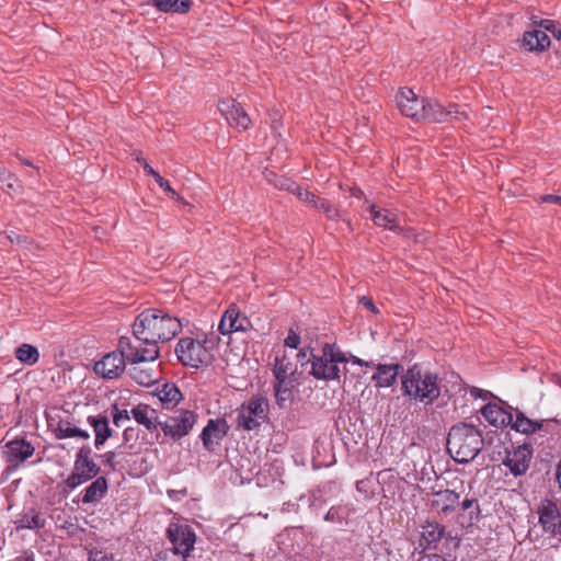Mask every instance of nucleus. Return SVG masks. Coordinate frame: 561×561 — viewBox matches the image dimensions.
<instances>
[{
	"label": "nucleus",
	"mask_w": 561,
	"mask_h": 561,
	"mask_svg": "<svg viewBox=\"0 0 561 561\" xmlns=\"http://www.w3.org/2000/svg\"><path fill=\"white\" fill-rule=\"evenodd\" d=\"M49 460L51 461L49 478L51 480L60 479L56 486L49 490V516L55 524L56 530H60L68 536L70 535V506L67 497L70 491V471L68 469L69 451L64 444L51 446Z\"/></svg>",
	"instance_id": "obj_1"
},
{
	"label": "nucleus",
	"mask_w": 561,
	"mask_h": 561,
	"mask_svg": "<svg viewBox=\"0 0 561 561\" xmlns=\"http://www.w3.org/2000/svg\"><path fill=\"white\" fill-rule=\"evenodd\" d=\"M181 328L182 324L176 317L161 309H146L138 314L133 324V334L136 339L134 343L138 344L140 350L153 348L158 358V343L172 340Z\"/></svg>",
	"instance_id": "obj_2"
},
{
	"label": "nucleus",
	"mask_w": 561,
	"mask_h": 561,
	"mask_svg": "<svg viewBox=\"0 0 561 561\" xmlns=\"http://www.w3.org/2000/svg\"><path fill=\"white\" fill-rule=\"evenodd\" d=\"M157 359V353L153 348L140 350L130 337L122 336L118 341L117 350L104 355L93 365L96 375L104 379L118 378L126 368V362L129 364H141Z\"/></svg>",
	"instance_id": "obj_3"
},
{
	"label": "nucleus",
	"mask_w": 561,
	"mask_h": 561,
	"mask_svg": "<svg viewBox=\"0 0 561 561\" xmlns=\"http://www.w3.org/2000/svg\"><path fill=\"white\" fill-rule=\"evenodd\" d=\"M402 392L410 400L430 405L440 396L438 375L417 364L401 376Z\"/></svg>",
	"instance_id": "obj_4"
},
{
	"label": "nucleus",
	"mask_w": 561,
	"mask_h": 561,
	"mask_svg": "<svg viewBox=\"0 0 561 561\" xmlns=\"http://www.w3.org/2000/svg\"><path fill=\"white\" fill-rule=\"evenodd\" d=\"M482 446V435L471 424H456L448 433L447 449L457 462L466 463L474 459Z\"/></svg>",
	"instance_id": "obj_5"
},
{
	"label": "nucleus",
	"mask_w": 561,
	"mask_h": 561,
	"mask_svg": "<svg viewBox=\"0 0 561 561\" xmlns=\"http://www.w3.org/2000/svg\"><path fill=\"white\" fill-rule=\"evenodd\" d=\"M309 374L317 380L340 381L341 373L348 362L346 355L336 344L324 343L320 354H311Z\"/></svg>",
	"instance_id": "obj_6"
},
{
	"label": "nucleus",
	"mask_w": 561,
	"mask_h": 561,
	"mask_svg": "<svg viewBox=\"0 0 561 561\" xmlns=\"http://www.w3.org/2000/svg\"><path fill=\"white\" fill-rule=\"evenodd\" d=\"M272 371L275 378L274 391L277 404L283 407L291 399L293 389L297 386V366L285 351L275 354Z\"/></svg>",
	"instance_id": "obj_7"
},
{
	"label": "nucleus",
	"mask_w": 561,
	"mask_h": 561,
	"mask_svg": "<svg viewBox=\"0 0 561 561\" xmlns=\"http://www.w3.org/2000/svg\"><path fill=\"white\" fill-rule=\"evenodd\" d=\"M268 409V401L263 396L251 397L238 410V426L245 431L257 428L267 420Z\"/></svg>",
	"instance_id": "obj_8"
},
{
	"label": "nucleus",
	"mask_w": 561,
	"mask_h": 561,
	"mask_svg": "<svg viewBox=\"0 0 561 561\" xmlns=\"http://www.w3.org/2000/svg\"><path fill=\"white\" fill-rule=\"evenodd\" d=\"M206 339L182 337L179 340L175 354L185 366L197 368L207 364L211 355L206 346Z\"/></svg>",
	"instance_id": "obj_9"
},
{
	"label": "nucleus",
	"mask_w": 561,
	"mask_h": 561,
	"mask_svg": "<svg viewBox=\"0 0 561 561\" xmlns=\"http://www.w3.org/2000/svg\"><path fill=\"white\" fill-rule=\"evenodd\" d=\"M100 467L93 459V453L89 445H82L76 454V461L72 469V488L95 478Z\"/></svg>",
	"instance_id": "obj_10"
},
{
	"label": "nucleus",
	"mask_w": 561,
	"mask_h": 561,
	"mask_svg": "<svg viewBox=\"0 0 561 561\" xmlns=\"http://www.w3.org/2000/svg\"><path fill=\"white\" fill-rule=\"evenodd\" d=\"M537 514L542 531L549 537L561 539V504L543 500L537 508Z\"/></svg>",
	"instance_id": "obj_11"
},
{
	"label": "nucleus",
	"mask_w": 561,
	"mask_h": 561,
	"mask_svg": "<svg viewBox=\"0 0 561 561\" xmlns=\"http://www.w3.org/2000/svg\"><path fill=\"white\" fill-rule=\"evenodd\" d=\"M196 423V414L186 409L176 411L172 416L160 423L163 434L173 440L186 436Z\"/></svg>",
	"instance_id": "obj_12"
},
{
	"label": "nucleus",
	"mask_w": 561,
	"mask_h": 561,
	"mask_svg": "<svg viewBox=\"0 0 561 561\" xmlns=\"http://www.w3.org/2000/svg\"><path fill=\"white\" fill-rule=\"evenodd\" d=\"M168 537L173 546L170 553L187 557L193 550L196 536L191 526L186 524L172 523L168 527Z\"/></svg>",
	"instance_id": "obj_13"
},
{
	"label": "nucleus",
	"mask_w": 561,
	"mask_h": 561,
	"mask_svg": "<svg viewBox=\"0 0 561 561\" xmlns=\"http://www.w3.org/2000/svg\"><path fill=\"white\" fill-rule=\"evenodd\" d=\"M533 459V448L528 444L518 445L506 450L503 465L514 477L524 476Z\"/></svg>",
	"instance_id": "obj_14"
},
{
	"label": "nucleus",
	"mask_w": 561,
	"mask_h": 561,
	"mask_svg": "<svg viewBox=\"0 0 561 561\" xmlns=\"http://www.w3.org/2000/svg\"><path fill=\"white\" fill-rule=\"evenodd\" d=\"M425 115L422 119H428L435 123H442L449 119L462 121L468 119L469 114L465 107H460L459 105H449L448 108H445L440 103L433 100L425 99Z\"/></svg>",
	"instance_id": "obj_15"
},
{
	"label": "nucleus",
	"mask_w": 561,
	"mask_h": 561,
	"mask_svg": "<svg viewBox=\"0 0 561 561\" xmlns=\"http://www.w3.org/2000/svg\"><path fill=\"white\" fill-rule=\"evenodd\" d=\"M66 404L51 405L45 412L48 430L59 439L70 437V410Z\"/></svg>",
	"instance_id": "obj_16"
},
{
	"label": "nucleus",
	"mask_w": 561,
	"mask_h": 561,
	"mask_svg": "<svg viewBox=\"0 0 561 561\" xmlns=\"http://www.w3.org/2000/svg\"><path fill=\"white\" fill-rule=\"evenodd\" d=\"M218 110L230 126L242 130L250 127L251 118L236 100L224 99L219 101Z\"/></svg>",
	"instance_id": "obj_17"
},
{
	"label": "nucleus",
	"mask_w": 561,
	"mask_h": 561,
	"mask_svg": "<svg viewBox=\"0 0 561 561\" xmlns=\"http://www.w3.org/2000/svg\"><path fill=\"white\" fill-rule=\"evenodd\" d=\"M400 112L412 119H422L425 115V99H419L411 89H401L396 96Z\"/></svg>",
	"instance_id": "obj_18"
},
{
	"label": "nucleus",
	"mask_w": 561,
	"mask_h": 561,
	"mask_svg": "<svg viewBox=\"0 0 561 561\" xmlns=\"http://www.w3.org/2000/svg\"><path fill=\"white\" fill-rule=\"evenodd\" d=\"M34 446L25 438H15L3 447V456L11 468L15 469L34 454Z\"/></svg>",
	"instance_id": "obj_19"
},
{
	"label": "nucleus",
	"mask_w": 561,
	"mask_h": 561,
	"mask_svg": "<svg viewBox=\"0 0 561 561\" xmlns=\"http://www.w3.org/2000/svg\"><path fill=\"white\" fill-rule=\"evenodd\" d=\"M249 325V319L234 305H231L222 314L218 324V331L222 335H227L233 332L247 331Z\"/></svg>",
	"instance_id": "obj_20"
},
{
	"label": "nucleus",
	"mask_w": 561,
	"mask_h": 561,
	"mask_svg": "<svg viewBox=\"0 0 561 561\" xmlns=\"http://www.w3.org/2000/svg\"><path fill=\"white\" fill-rule=\"evenodd\" d=\"M460 504V495L453 490H442L433 494L432 508L439 516L451 515Z\"/></svg>",
	"instance_id": "obj_21"
},
{
	"label": "nucleus",
	"mask_w": 561,
	"mask_h": 561,
	"mask_svg": "<svg viewBox=\"0 0 561 561\" xmlns=\"http://www.w3.org/2000/svg\"><path fill=\"white\" fill-rule=\"evenodd\" d=\"M228 428L229 426L224 419L209 420L201 434L205 448L214 450L215 446L219 445L227 435Z\"/></svg>",
	"instance_id": "obj_22"
},
{
	"label": "nucleus",
	"mask_w": 561,
	"mask_h": 561,
	"mask_svg": "<svg viewBox=\"0 0 561 561\" xmlns=\"http://www.w3.org/2000/svg\"><path fill=\"white\" fill-rule=\"evenodd\" d=\"M402 366L399 364H378L371 380L377 388H388L394 385Z\"/></svg>",
	"instance_id": "obj_23"
},
{
	"label": "nucleus",
	"mask_w": 561,
	"mask_h": 561,
	"mask_svg": "<svg viewBox=\"0 0 561 561\" xmlns=\"http://www.w3.org/2000/svg\"><path fill=\"white\" fill-rule=\"evenodd\" d=\"M134 420L146 427V430L153 432L160 427L158 412L148 404H137L130 411Z\"/></svg>",
	"instance_id": "obj_24"
},
{
	"label": "nucleus",
	"mask_w": 561,
	"mask_h": 561,
	"mask_svg": "<svg viewBox=\"0 0 561 561\" xmlns=\"http://www.w3.org/2000/svg\"><path fill=\"white\" fill-rule=\"evenodd\" d=\"M482 416L494 427H506L512 423V412L496 403H488L481 409Z\"/></svg>",
	"instance_id": "obj_25"
},
{
	"label": "nucleus",
	"mask_w": 561,
	"mask_h": 561,
	"mask_svg": "<svg viewBox=\"0 0 561 561\" xmlns=\"http://www.w3.org/2000/svg\"><path fill=\"white\" fill-rule=\"evenodd\" d=\"M153 396L158 398L161 407L167 410H171L176 407L183 398L180 389L173 382H165L158 386Z\"/></svg>",
	"instance_id": "obj_26"
},
{
	"label": "nucleus",
	"mask_w": 561,
	"mask_h": 561,
	"mask_svg": "<svg viewBox=\"0 0 561 561\" xmlns=\"http://www.w3.org/2000/svg\"><path fill=\"white\" fill-rule=\"evenodd\" d=\"M368 210L370 213V218L376 226L393 231L400 228L398 222V216L392 210L379 209L374 204H370L368 206Z\"/></svg>",
	"instance_id": "obj_27"
},
{
	"label": "nucleus",
	"mask_w": 561,
	"mask_h": 561,
	"mask_svg": "<svg viewBox=\"0 0 561 561\" xmlns=\"http://www.w3.org/2000/svg\"><path fill=\"white\" fill-rule=\"evenodd\" d=\"M46 519L43 514L31 507L25 510L22 514H20L19 518L14 522L15 528L20 529H41L45 527Z\"/></svg>",
	"instance_id": "obj_28"
},
{
	"label": "nucleus",
	"mask_w": 561,
	"mask_h": 561,
	"mask_svg": "<svg viewBox=\"0 0 561 561\" xmlns=\"http://www.w3.org/2000/svg\"><path fill=\"white\" fill-rule=\"evenodd\" d=\"M107 489L108 485L106 478L99 477L84 489L83 494L79 501L83 504L96 503L102 497H104Z\"/></svg>",
	"instance_id": "obj_29"
},
{
	"label": "nucleus",
	"mask_w": 561,
	"mask_h": 561,
	"mask_svg": "<svg viewBox=\"0 0 561 561\" xmlns=\"http://www.w3.org/2000/svg\"><path fill=\"white\" fill-rule=\"evenodd\" d=\"M445 534V527L437 522H426L422 525L421 538L425 549L436 548Z\"/></svg>",
	"instance_id": "obj_30"
},
{
	"label": "nucleus",
	"mask_w": 561,
	"mask_h": 561,
	"mask_svg": "<svg viewBox=\"0 0 561 561\" xmlns=\"http://www.w3.org/2000/svg\"><path fill=\"white\" fill-rule=\"evenodd\" d=\"M523 45L530 51L543 50L550 45V38L543 30L534 28L524 33Z\"/></svg>",
	"instance_id": "obj_31"
},
{
	"label": "nucleus",
	"mask_w": 561,
	"mask_h": 561,
	"mask_svg": "<svg viewBox=\"0 0 561 561\" xmlns=\"http://www.w3.org/2000/svg\"><path fill=\"white\" fill-rule=\"evenodd\" d=\"M508 426L518 433L529 435L539 431L542 422L528 419L523 412L517 411L515 416L512 414V423Z\"/></svg>",
	"instance_id": "obj_32"
},
{
	"label": "nucleus",
	"mask_w": 561,
	"mask_h": 561,
	"mask_svg": "<svg viewBox=\"0 0 561 561\" xmlns=\"http://www.w3.org/2000/svg\"><path fill=\"white\" fill-rule=\"evenodd\" d=\"M89 423L92 425L95 439L94 445L99 449L101 446L104 445V443L107 440V438L112 434V430L110 428V423L106 416H90Z\"/></svg>",
	"instance_id": "obj_33"
},
{
	"label": "nucleus",
	"mask_w": 561,
	"mask_h": 561,
	"mask_svg": "<svg viewBox=\"0 0 561 561\" xmlns=\"http://www.w3.org/2000/svg\"><path fill=\"white\" fill-rule=\"evenodd\" d=\"M148 3L164 13H186L191 7L188 0H149Z\"/></svg>",
	"instance_id": "obj_34"
},
{
	"label": "nucleus",
	"mask_w": 561,
	"mask_h": 561,
	"mask_svg": "<svg viewBox=\"0 0 561 561\" xmlns=\"http://www.w3.org/2000/svg\"><path fill=\"white\" fill-rule=\"evenodd\" d=\"M14 356L22 364L33 366L39 359V352L36 346L23 343L15 348Z\"/></svg>",
	"instance_id": "obj_35"
},
{
	"label": "nucleus",
	"mask_w": 561,
	"mask_h": 561,
	"mask_svg": "<svg viewBox=\"0 0 561 561\" xmlns=\"http://www.w3.org/2000/svg\"><path fill=\"white\" fill-rule=\"evenodd\" d=\"M129 376L140 386H150L158 379L157 373L151 369H144L140 364H130Z\"/></svg>",
	"instance_id": "obj_36"
},
{
	"label": "nucleus",
	"mask_w": 561,
	"mask_h": 561,
	"mask_svg": "<svg viewBox=\"0 0 561 561\" xmlns=\"http://www.w3.org/2000/svg\"><path fill=\"white\" fill-rule=\"evenodd\" d=\"M266 179L268 182H272L276 187L290 192L291 194L296 195L299 199L306 191V188H302L301 186L295 184L294 182H290L287 179H278L272 172L268 175H266Z\"/></svg>",
	"instance_id": "obj_37"
},
{
	"label": "nucleus",
	"mask_w": 561,
	"mask_h": 561,
	"mask_svg": "<svg viewBox=\"0 0 561 561\" xmlns=\"http://www.w3.org/2000/svg\"><path fill=\"white\" fill-rule=\"evenodd\" d=\"M459 505L461 506L462 511H469V525H472L479 520L481 510L479 502L476 499L466 497L462 502H460Z\"/></svg>",
	"instance_id": "obj_38"
},
{
	"label": "nucleus",
	"mask_w": 561,
	"mask_h": 561,
	"mask_svg": "<svg viewBox=\"0 0 561 561\" xmlns=\"http://www.w3.org/2000/svg\"><path fill=\"white\" fill-rule=\"evenodd\" d=\"M350 515L348 507L344 505L332 506L324 516L327 522L343 523Z\"/></svg>",
	"instance_id": "obj_39"
},
{
	"label": "nucleus",
	"mask_w": 561,
	"mask_h": 561,
	"mask_svg": "<svg viewBox=\"0 0 561 561\" xmlns=\"http://www.w3.org/2000/svg\"><path fill=\"white\" fill-rule=\"evenodd\" d=\"M69 367L66 365H56V367L51 368L50 371V380L57 387L61 388L67 385V373Z\"/></svg>",
	"instance_id": "obj_40"
},
{
	"label": "nucleus",
	"mask_w": 561,
	"mask_h": 561,
	"mask_svg": "<svg viewBox=\"0 0 561 561\" xmlns=\"http://www.w3.org/2000/svg\"><path fill=\"white\" fill-rule=\"evenodd\" d=\"M314 209L323 211L329 220H339L343 218L341 211L327 199L319 198L318 206H314Z\"/></svg>",
	"instance_id": "obj_41"
},
{
	"label": "nucleus",
	"mask_w": 561,
	"mask_h": 561,
	"mask_svg": "<svg viewBox=\"0 0 561 561\" xmlns=\"http://www.w3.org/2000/svg\"><path fill=\"white\" fill-rule=\"evenodd\" d=\"M113 422L116 426L124 425L130 419L129 412L126 409H119L117 404L113 405Z\"/></svg>",
	"instance_id": "obj_42"
},
{
	"label": "nucleus",
	"mask_w": 561,
	"mask_h": 561,
	"mask_svg": "<svg viewBox=\"0 0 561 561\" xmlns=\"http://www.w3.org/2000/svg\"><path fill=\"white\" fill-rule=\"evenodd\" d=\"M299 344H300V335L294 329H289L288 334L284 340V345L286 347L297 350Z\"/></svg>",
	"instance_id": "obj_43"
},
{
	"label": "nucleus",
	"mask_w": 561,
	"mask_h": 561,
	"mask_svg": "<svg viewBox=\"0 0 561 561\" xmlns=\"http://www.w3.org/2000/svg\"><path fill=\"white\" fill-rule=\"evenodd\" d=\"M156 182L169 195L170 198L175 199V201L182 199L181 196L171 187L169 181H167L162 176H160Z\"/></svg>",
	"instance_id": "obj_44"
},
{
	"label": "nucleus",
	"mask_w": 561,
	"mask_h": 561,
	"mask_svg": "<svg viewBox=\"0 0 561 561\" xmlns=\"http://www.w3.org/2000/svg\"><path fill=\"white\" fill-rule=\"evenodd\" d=\"M16 181L14 174H12L4 167H0V182L4 183L9 188H14V182Z\"/></svg>",
	"instance_id": "obj_45"
},
{
	"label": "nucleus",
	"mask_w": 561,
	"mask_h": 561,
	"mask_svg": "<svg viewBox=\"0 0 561 561\" xmlns=\"http://www.w3.org/2000/svg\"><path fill=\"white\" fill-rule=\"evenodd\" d=\"M65 355H66V351H65L64 345L58 344V345L54 346V358H55L56 365L68 366V362L65 360Z\"/></svg>",
	"instance_id": "obj_46"
},
{
	"label": "nucleus",
	"mask_w": 561,
	"mask_h": 561,
	"mask_svg": "<svg viewBox=\"0 0 561 561\" xmlns=\"http://www.w3.org/2000/svg\"><path fill=\"white\" fill-rule=\"evenodd\" d=\"M154 561H187L185 557L178 553L161 552L157 556Z\"/></svg>",
	"instance_id": "obj_47"
},
{
	"label": "nucleus",
	"mask_w": 561,
	"mask_h": 561,
	"mask_svg": "<svg viewBox=\"0 0 561 561\" xmlns=\"http://www.w3.org/2000/svg\"><path fill=\"white\" fill-rule=\"evenodd\" d=\"M318 197L312 192L306 190L302 196L300 197V201L307 204L309 207L314 208V206H318Z\"/></svg>",
	"instance_id": "obj_48"
},
{
	"label": "nucleus",
	"mask_w": 561,
	"mask_h": 561,
	"mask_svg": "<svg viewBox=\"0 0 561 561\" xmlns=\"http://www.w3.org/2000/svg\"><path fill=\"white\" fill-rule=\"evenodd\" d=\"M540 26L543 28V31H549L551 32L554 36H557V32L559 34H561V31L560 30H557V25L554 23V21L552 20H542L540 22Z\"/></svg>",
	"instance_id": "obj_49"
},
{
	"label": "nucleus",
	"mask_w": 561,
	"mask_h": 561,
	"mask_svg": "<svg viewBox=\"0 0 561 561\" xmlns=\"http://www.w3.org/2000/svg\"><path fill=\"white\" fill-rule=\"evenodd\" d=\"M88 561H113V559L102 551H91Z\"/></svg>",
	"instance_id": "obj_50"
},
{
	"label": "nucleus",
	"mask_w": 561,
	"mask_h": 561,
	"mask_svg": "<svg viewBox=\"0 0 561 561\" xmlns=\"http://www.w3.org/2000/svg\"><path fill=\"white\" fill-rule=\"evenodd\" d=\"M115 453L114 451H106L104 455H103V462L108 466L112 470H115L116 469V466H115Z\"/></svg>",
	"instance_id": "obj_51"
},
{
	"label": "nucleus",
	"mask_w": 561,
	"mask_h": 561,
	"mask_svg": "<svg viewBox=\"0 0 561 561\" xmlns=\"http://www.w3.org/2000/svg\"><path fill=\"white\" fill-rule=\"evenodd\" d=\"M540 201L542 203H553V204H558L561 206V196H559V195H553V194L542 195L540 197Z\"/></svg>",
	"instance_id": "obj_52"
},
{
	"label": "nucleus",
	"mask_w": 561,
	"mask_h": 561,
	"mask_svg": "<svg viewBox=\"0 0 561 561\" xmlns=\"http://www.w3.org/2000/svg\"><path fill=\"white\" fill-rule=\"evenodd\" d=\"M8 238L9 240L12 242V243H26L27 241V238L26 237H23L14 231H10V234H8Z\"/></svg>",
	"instance_id": "obj_53"
},
{
	"label": "nucleus",
	"mask_w": 561,
	"mask_h": 561,
	"mask_svg": "<svg viewBox=\"0 0 561 561\" xmlns=\"http://www.w3.org/2000/svg\"><path fill=\"white\" fill-rule=\"evenodd\" d=\"M470 393L474 398H481L483 400H486L489 398V396L491 394L489 391L482 390V389H479V388H472L470 390Z\"/></svg>",
	"instance_id": "obj_54"
},
{
	"label": "nucleus",
	"mask_w": 561,
	"mask_h": 561,
	"mask_svg": "<svg viewBox=\"0 0 561 561\" xmlns=\"http://www.w3.org/2000/svg\"><path fill=\"white\" fill-rule=\"evenodd\" d=\"M13 561H35L34 553L32 551H23L20 556H18Z\"/></svg>",
	"instance_id": "obj_55"
},
{
	"label": "nucleus",
	"mask_w": 561,
	"mask_h": 561,
	"mask_svg": "<svg viewBox=\"0 0 561 561\" xmlns=\"http://www.w3.org/2000/svg\"><path fill=\"white\" fill-rule=\"evenodd\" d=\"M72 437H78L83 440H87V439H89L90 435L87 431H83V430H80L77 427H72Z\"/></svg>",
	"instance_id": "obj_56"
},
{
	"label": "nucleus",
	"mask_w": 561,
	"mask_h": 561,
	"mask_svg": "<svg viewBox=\"0 0 561 561\" xmlns=\"http://www.w3.org/2000/svg\"><path fill=\"white\" fill-rule=\"evenodd\" d=\"M417 561H446L442 556L439 554H425L419 558Z\"/></svg>",
	"instance_id": "obj_57"
},
{
	"label": "nucleus",
	"mask_w": 561,
	"mask_h": 561,
	"mask_svg": "<svg viewBox=\"0 0 561 561\" xmlns=\"http://www.w3.org/2000/svg\"><path fill=\"white\" fill-rule=\"evenodd\" d=\"M360 302L369 311L377 312V309H376V307H375V305H374V302H373V300L370 298H367V297L364 296V297L360 298Z\"/></svg>",
	"instance_id": "obj_58"
},
{
	"label": "nucleus",
	"mask_w": 561,
	"mask_h": 561,
	"mask_svg": "<svg viewBox=\"0 0 561 561\" xmlns=\"http://www.w3.org/2000/svg\"><path fill=\"white\" fill-rule=\"evenodd\" d=\"M142 165H144V170L146 171V173L148 175H151L156 181L161 176L157 171H154L148 163L147 161H144L142 162Z\"/></svg>",
	"instance_id": "obj_59"
},
{
	"label": "nucleus",
	"mask_w": 561,
	"mask_h": 561,
	"mask_svg": "<svg viewBox=\"0 0 561 561\" xmlns=\"http://www.w3.org/2000/svg\"><path fill=\"white\" fill-rule=\"evenodd\" d=\"M84 340H85V342L80 343L82 346H88V348L90 351H93L96 348V346H95L96 342L93 337L89 336V337H85Z\"/></svg>",
	"instance_id": "obj_60"
},
{
	"label": "nucleus",
	"mask_w": 561,
	"mask_h": 561,
	"mask_svg": "<svg viewBox=\"0 0 561 561\" xmlns=\"http://www.w3.org/2000/svg\"><path fill=\"white\" fill-rule=\"evenodd\" d=\"M352 362H353V364H356V365H359V366L368 367V366L371 365V363L365 362V360H363V359H360V358H358L356 356H352Z\"/></svg>",
	"instance_id": "obj_61"
},
{
	"label": "nucleus",
	"mask_w": 561,
	"mask_h": 561,
	"mask_svg": "<svg viewBox=\"0 0 561 561\" xmlns=\"http://www.w3.org/2000/svg\"><path fill=\"white\" fill-rule=\"evenodd\" d=\"M308 354H309V351L307 348H302L298 352L297 357H298V359H307L308 360L310 358V357H308ZM312 353L310 352V355Z\"/></svg>",
	"instance_id": "obj_62"
},
{
	"label": "nucleus",
	"mask_w": 561,
	"mask_h": 561,
	"mask_svg": "<svg viewBox=\"0 0 561 561\" xmlns=\"http://www.w3.org/2000/svg\"><path fill=\"white\" fill-rule=\"evenodd\" d=\"M278 117H279L278 112H275V113L272 114V121H273L272 128H273V130L277 129V119H278Z\"/></svg>",
	"instance_id": "obj_63"
},
{
	"label": "nucleus",
	"mask_w": 561,
	"mask_h": 561,
	"mask_svg": "<svg viewBox=\"0 0 561 561\" xmlns=\"http://www.w3.org/2000/svg\"><path fill=\"white\" fill-rule=\"evenodd\" d=\"M551 381L554 382L556 385H558L561 388V376L553 375L552 378H551Z\"/></svg>",
	"instance_id": "obj_64"
}]
</instances>
